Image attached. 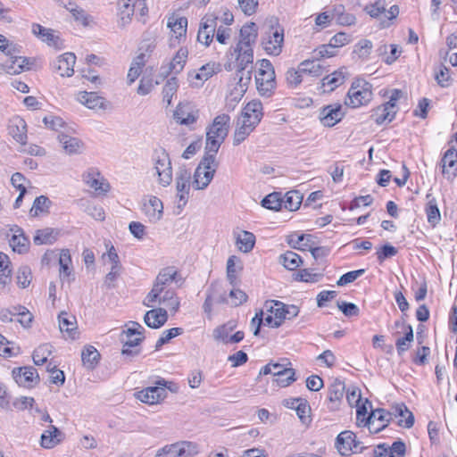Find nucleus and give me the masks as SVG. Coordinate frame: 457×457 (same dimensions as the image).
<instances>
[{
    "mask_svg": "<svg viewBox=\"0 0 457 457\" xmlns=\"http://www.w3.org/2000/svg\"><path fill=\"white\" fill-rule=\"evenodd\" d=\"M229 122L230 117L225 113L214 118L212 125L207 129L205 152L216 155L228 134Z\"/></svg>",
    "mask_w": 457,
    "mask_h": 457,
    "instance_id": "obj_1",
    "label": "nucleus"
},
{
    "mask_svg": "<svg viewBox=\"0 0 457 457\" xmlns=\"http://www.w3.org/2000/svg\"><path fill=\"white\" fill-rule=\"evenodd\" d=\"M218 166L219 162L216 161V155L205 152L195 170L193 187L196 190L206 188L212 180Z\"/></svg>",
    "mask_w": 457,
    "mask_h": 457,
    "instance_id": "obj_2",
    "label": "nucleus"
},
{
    "mask_svg": "<svg viewBox=\"0 0 457 457\" xmlns=\"http://www.w3.org/2000/svg\"><path fill=\"white\" fill-rule=\"evenodd\" d=\"M129 324L131 326L120 334V341L123 344L121 354L131 360L140 353L139 349L131 348L139 345L143 342L145 328L137 321H130Z\"/></svg>",
    "mask_w": 457,
    "mask_h": 457,
    "instance_id": "obj_3",
    "label": "nucleus"
},
{
    "mask_svg": "<svg viewBox=\"0 0 457 457\" xmlns=\"http://www.w3.org/2000/svg\"><path fill=\"white\" fill-rule=\"evenodd\" d=\"M260 68L255 76L256 88L260 96L270 97L276 88V75L272 63L268 59L259 61Z\"/></svg>",
    "mask_w": 457,
    "mask_h": 457,
    "instance_id": "obj_4",
    "label": "nucleus"
},
{
    "mask_svg": "<svg viewBox=\"0 0 457 457\" xmlns=\"http://www.w3.org/2000/svg\"><path fill=\"white\" fill-rule=\"evenodd\" d=\"M179 272L174 267H166L161 270L155 278L153 288L145 296L143 304L146 307H154L157 303V299L160 295L163 292L166 285H169L172 281L178 282L177 279Z\"/></svg>",
    "mask_w": 457,
    "mask_h": 457,
    "instance_id": "obj_5",
    "label": "nucleus"
},
{
    "mask_svg": "<svg viewBox=\"0 0 457 457\" xmlns=\"http://www.w3.org/2000/svg\"><path fill=\"white\" fill-rule=\"evenodd\" d=\"M372 86L363 79H357L353 82L345 100V104L356 108L366 104L372 99Z\"/></svg>",
    "mask_w": 457,
    "mask_h": 457,
    "instance_id": "obj_6",
    "label": "nucleus"
},
{
    "mask_svg": "<svg viewBox=\"0 0 457 457\" xmlns=\"http://www.w3.org/2000/svg\"><path fill=\"white\" fill-rule=\"evenodd\" d=\"M154 169L159 177V183L163 187L169 186L172 181V167L170 156L164 148L155 150Z\"/></svg>",
    "mask_w": 457,
    "mask_h": 457,
    "instance_id": "obj_7",
    "label": "nucleus"
},
{
    "mask_svg": "<svg viewBox=\"0 0 457 457\" xmlns=\"http://www.w3.org/2000/svg\"><path fill=\"white\" fill-rule=\"evenodd\" d=\"M197 453L196 444L189 441H179L159 449L154 457H183L195 455Z\"/></svg>",
    "mask_w": 457,
    "mask_h": 457,
    "instance_id": "obj_8",
    "label": "nucleus"
},
{
    "mask_svg": "<svg viewBox=\"0 0 457 457\" xmlns=\"http://www.w3.org/2000/svg\"><path fill=\"white\" fill-rule=\"evenodd\" d=\"M335 446L343 456H350L352 453H361L364 449L363 446H361V442L356 440V435L350 430H345L338 434Z\"/></svg>",
    "mask_w": 457,
    "mask_h": 457,
    "instance_id": "obj_9",
    "label": "nucleus"
},
{
    "mask_svg": "<svg viewBox=\"0 0 457 457\" xmlns=\"http://www.w3.org/2000/svg\"><path fill=\"white\" fill-rule=\"evenodd\" d=\"M234 52L237 53V72L246 71V83H250L253 71V47H241V46H237Z\"/></svg>",
    "mask_w": 457,
    "mask_h": 457,
    "instance_id": "obj_10",
    "label": "nucleus"
},
{
    "mask_svg": "<svg viewBox=\"0 0 457 457\" xmlns=\"http://www.w3.org/2000/svg\"><path fill=\"white\" fill-rule=\"evenodd\" d=\"M267 37L262 38V46L268 54L278 55L282 50V44L284 42V31L282 29L272 26L266 33Z\"/></svg>",
    "mask_w": 457,
    "mask_h": 457,
    "instance_id": "obj_11",
    "label": "nucleus"
},
{
    "mask_svg": "<svg viewBox=\"0 0 457 457\" xmlns=\"http://www.w3.org/2000/svg\"><path fill=\"white\" fill-rule=\"evenodd\" d=\"M217 20L218 17L212 13L203 17L197 34V41L199 43L208 46L212 42L217 28Z\"/></svg>",
    "mask_w": 457,
    "mask_h": 457,
    "instance_id": "obj_12",
    "label": "nucleus"
},
{
    "mask_svg": "<svg viewBox=\"0 0 457 457\" xmlns=\"http://www.w3.org/2000/svg\"><path fill=\"white\" fill-rule=\"evenodd\" d=\"M267 312H270L275 318L282 320H291L296 317L299 313V308L296 305H287L279 301H267L265 303Z\"/></svg>",
    "mask_w": 457,
    "mask_h": 457,
    "instance_id": "obj_13",
    "label": "nucleus"
},
{
    "mask_svg": "<svg viewBox=\"0 0 457 457\" xmlns=\"http://www.w3.org/2000/svg\"><path fill=\"white\" fill-rule=\"evenodd\" d=\"M392 420V413L384 409L378 408L372 410L367 416L366 425L372 433H378L383 430L390 423Z\"/></svg>",
    "mask_w": 457,
    "mask_h": 457,
    "instance_id": "obj_14",
    "label": "nucleus"
},
{
    "mask_svg": "<svg viewBox=\"0 0 457 457\" xmlns=\"http://www.w3.org/2000/svg\"><path fill=\"white\" fill-rule=\"evenodd\" d=\"M156 386H148L137 393V398L142 403L147 404L158 403L166 396V391L163 386H166V381L161 379L157 381Z\"/></svg>",
    "mask_w": 457,
    "mask_h": 457,
    "instance_id": "obj_15",
    "label": "nucleus"
},
{
    "mask_svg": "<svg viewBox=\"0 0 457 457\" xmlns=\"http://www.w3.org/2000/svg\"><path fill=\"white\" fill-rule=\"evenodd\" d=\"M12 376L19 386L27 388L34 387L40 381L37 370L31 366L14 368Z\"/></svg>",
    "mask_w": 457,
    "mask_h": 457,
    "instance_id": "obj_16",
    "label": "nucleus"
},
{
    "mask_svg": "<svg viewBox=\"0 0 457 457\" xmlns=\"http://www.w3.org/2000/svg\"><path fill=\"white\" fill-rule=\"evenodd\" d=\"M343 106L340 104H328L322 107L319 112V119L323 126L333 127L345 116Z\"/></svg>",
    "mask_w": 457,
    "mask_h": 457,
    "instance_id": "obj_17",
    "label": "nucleus"
},
{
    "mask_svg": "<svg viewBox=\"0 0 457 457\" xmlns=\"http://www.w3.org/2000/svg\"><path fill=\"white\" fill-rule=\"evenodd\" d=\"M259 120L256 117H253V120L240 116L237 122V128L235 129L233 137V145H238L251 134V132L259 124Z\"/></svg>",
    "mask_w": 457,
    "mask_h": 457,
    "instance_id": "obj_18",
    "label": "nucleus"
},
{
    "mask_svg": "<svg viewBox=\"0 0 457 457\" xmlns=\"http://www.w3.org/2000/svg\"><path fill=\"white\" fill-rule=\"evenodd\" d=\"M174 119L181 125H191L198 118V110L191 103H180L175 112Z\"/></svg>",
    "mask_w": 457,
    "mask_h": 457,
    "instance_id": "obj_19",
    "label": "nucleus"
},
{
    "mask_svg": "<svg viewBox=\"0 0 457 457\" xmlns=\"http://www.w3.org/2000/svg\"><path fill=\"white\" fill-rule=\"evenodd\" d=\"M10 231L12 236L9 240V245L12 251L20 254L28 253L30 242L29 237L25 236L23 229L17 225H13Z\"/></svg>",
    "mask_w": 457,
    "mask_h": 457,
    "instance_id": "obj_20",
    "label": "nucleus"
},
{
    "mask_svg": "<svg viewBox=\"0 0 457 457\" xmlns=\"http://www.w3.org/2000/svg\"><path fill=\"white\" fill-rule=\"evenodd\" d=\"M64 439V434L55 426L50 425L40 436V445L45 449H52Z\"/></svg>",
    "mask_w": 457,
    "mask_h": 457,
    "instance_id": "obj_21",
    "label": "nucleus"
},
{
    "mask_svg": "<svg viewBox=\"0 0 457 457\" xmlns=\"http://www.w3.org/2000/svg\"><path fill=\"white\" fill-rule=\"evenodd\" d=\"M76 55L73 53H65L60 55L54 62V70L62 77H71L74 73Z\"/></svg>",
    "mask_w": 457,
    "mask_h": 457,
    "instance_id": "obj_22",
    "label": "nucleus"
},
{
    "mask_svg": "<svg viewBox=\"0 0 457 457\" xmlns=\"http://www.w3.org/2000/svg\"><path fill=\"white\" fill-rule=\"evenodd\" d=\"M442 172L448 179H453L457 175V150L448 149L441 160Z\"/></svg>",
    "mask_w": 457,
    "mask_h": 457,
    "instance_id": "obj_23",
    "label": "nucleus"
},
{
    "mask_svg": "<svg viewBox=\"0 0 457 457\" xmlns=\"http://www.w3.org/2000/svg\"><path fill=\"white\" fill-rule=\"evenodd\" d=\"M168 320V312L164 308H154L147 311L144 316V322L151 328H159Z\"/></svg>",
    "mask_w": 457,
    "mask_h": 457,
    "instance_id": "obj_24",
    "label": "nucleus"
},
{
    "mask_svg": "<svg viewBox=\"0 0 457 457\" xmlns=\"http://www.w3.org/2000/svg\"><path fill=\"white\" fill-rule=\"evenodd\" d=\"M59 328L62 333H67L71 339L77 338L78 326L76 317L66 312H61L58 315Z\"/></svg>",
    "mask_w": 457,
    "mask_h": 457,
    "instance_id": "obj_25",
    "label": "nucleus"
},
{
    "mask_svg": "<svg viewBox=\"0 0 457 457\" xmlns=\"http://www.w3.org/2000/svg\"><path fill=\"white\" fill-rule=\"evenodd\" d=\"M9 134L18 143L25 145L27 141V125L23 119L15 117L10 120Z\"/></svg>",
    "mask_w": 457,
    "mask_h": 457,
    "instance_id": "obj_26",
    "label": "nucleus"
},
{
    "mask_svg": "<svg viewBox=\"0 0 457 457\" xmlns=\"http://www.w3.org/2000/svg\"><path fill=\"white\" fill-rule=\"evenodd\" d=\"M100 177V173L96 170H89L86 173L83 174V181L91 188L95 189L98 194H104L109 191L110 185L105 182V180L102 178L100 180L98 178Z\"/></svg>",
    "mask_w": 457,
    "mask_h": 457,
    "instance_id": "obj_27",
    "label": "nucleus"
},
{
    "mask_svg": "<svg viewBox=\"0 0 457 457\" xmlns=\"http://www.w3.org/2000/svg\"><path fill=\"white\" fill-rule=\"evenodd\" d=\"M167 26L172 32L171 41H173L174 37L178 42H179L182 37H186L187 19L186 17H179L176 14H172L168 19Z\"/></svg>",
    "mask_w": 457,
    "mask_h": 457,
    "instance_id": "obj_28",
    "label": "nucleus"
},
{
    "mask_svg": "<svg viewBox=\"0 0 457 457\" xmlns=\"http://www.w3.org/2000/svg\"><path fill=\"white\" fill-rule=\"evenodd\" d=\"M142 211L151 222H156L162 216L163 205L158 197L151 196L148 203L143 204Z\"/></svg>",
    "mask_w": 457,
    "mask_h": 457,
    "instance_id": "obj_29",
    "label": "nucleus"
},
{
    "mask_svg": "<svg viewBox=\"0 0 457 457\" xmlns=\"http://www.w3.org/2000/svg\"><path fill=\"white\" fill-rule=\"evenodd\" d=\"M258 37V28L254 22L245 24L240 29V40L237 46L252 47Z\"/></svg>",
    "mask_w": 457,
    "mask_h": 457,
    "instance_id": "obj_30",
    "label": "nucleus"
},
{
    "mask_svg": "<svg viewBox=\"0 0 457 457\" xmlns=\"http://www.w3.org/2000/svg\"><path fill=\"white\" fill-rule=\"evenodd\" d=\"M29 64L30 61L29 58L22 56H12L11 54L10 61H7L5 64L3 65V67L6 73L14 75L22 72L25 69L29 70Z\"/></svg>",
    "mask_w": 457,
    "mask_h": 457,
    "instance_id": "obj_31",
    "label": "nucleus"
},
{
    "mask_svg": "<svg viewBox=\"0 0 457 457\" xmlns=\"http://www.w3.org/2000/svg\"><path fill=\"white\" fill-rule=\"evenodd\" d=\"M79 101L89 109H104L105 99L99 96L96 92H79Z\"/></svg>",
    "mask_w": 457,
    "mask_h": 457,
    "instance_id": "obj_32",
    "label": "nucleus"
},
{
    "mask_svg": "<svg viewBox=\"0 0 457 457\" xmlns=\"http://www.w3.org/2000/svg\"><path fill=\"white\" fill-rule=\"evenodd\" d=\"M396 112L397 110L389 107L387 104L385 103L384 104L373 109L370 117L378 125H381L385 121H392Z\"/></svg>",
    "mask_w": 457,
    "mask_h": 457,
    "instance_id": "obj_33",
    "label": "nucleus"
},
{
    "mask_svg": "<svg viewBox=\"0 0 457 457\" xmlns=\"http://www.w3.org/2000/svg\"><path fill=\"white\" fill-rule=\"evenodd\" d=\"M393 411L392 416L397 417H405V420H400L398 421V425L401 427H404L406 428H410L414 424V415L412 412L407 408L404 403H398L392 407Z\"/></svg>",
    "mask_w": 457,
    "mask_h": 457,
    "instance_id": "obj_34",
    "label": "nucleus"
},
{
    "mask_svg": "<svg viewBox=\"0 0 457 457\" xmlns=\"http://www.w3.org/2000/svg\"><path fill=\"white\" fill-rule=\"evenodd\" d=\"M58 140L62 144L63 150L68 154H79L83 146L82 142L77 138L64 133L58 135Z\"/></svg>",
    "mask_w": 457,
    "mask_h": 457,
    "instance_id": "obj_35",
    "label": "nucleus"
},
{
    "mask_svg": "<svg viewBox=\"0 0 457 457\" xmlns=\"http://www.w3.org/2000/svg\"><path fill=\"white\" fill-rule=\"evenodd\" d=\"M345 383L339 379H336L328 389V400L331 403V410H336L341 402L345 393Z\"/></svg>",
    "mask_w": 457,
    "mask_h": 457,
    "instance_id": "obj_36",
    "label": "nucleus"
},
{
    "mask_svg": "<svg viewBox=\"0 0 457 457\" xmlns=\"http://www.w3.org/2000/svg\"><path fill=\"white\" fill-rule=\"evenodd\" d=\"M32 32L35 35L41 36L43 41L46 42L47 45L60 48V38L58 36L54 35L53 29H46L40 24H33Z\"/></svg>",
    "mask_w": 457,
    "mask_h": 457,
    "instance_id": "obj_37",
    "label": "nucleus"
},
{
    "mask_svg": "<svg viewBox=\"0 0 457 457\" xmlns=\"http://www.w3.org/2000/svg\"><path fill=\"white\" fill-rule=\"evenodd\" d=\"M187 55V49L186 47H180L170 62V66L168 71L165 72V76H167L170 72L179 74L184 69Z\"/></svg>",
    "mask_w": 457,
    "mask_h": 457,
    "instance_id": "obj_38",
    "label": "nucleus"
},
{
    "mask_svg": "<svg viewBox=\"0 0 457 457\" xmlns=\"http://www.w3.org/2000/svg\"><path fill=\"white\" fill-rule=\"evenodd\" d=\"M312 238V236L309 234L293 233L287 236V242L292 248L304 250L305 248L309 249L313 243Z\"/></svg>",
    "mask_w": 457,
    "mask_h": 457,
    "instance_id": "obj_39",
    "label": "nucleus"
},
{
    "mask_svg": "<svg viewBox=\"0 0 457 457\" xmlns=\"http://www.w3.org/2000/svg\"><path fill=\"white\" fill-rule=\"evenodd\" d=\"M81 360L87 370H93L100 360V353L93 345H87L81 352Z\"/></svg>",
    "mask_w": 457,
    "mask_h": 457,
    "instance_id": "obj_40",
    "label": "nucleus"
},
{
    "mask_svg": "<svg viewBox=\"0 0 457 457\" xmlns=\"http://www.w3.org/2000/svg\"><path fill=\"white\" fill-rule=\"evenodd\" d=\"M58 232L54 228H46L36 231L33 242L37 245H52L57 239Z\"/></svg>",
    "mask_w": 457,
    "mask_h": 457,
    "instance_id": "obj_41",
    "label": "nucleus"
},
{
    "mask_svg": "<svg viewBox=\"0 0 457 457\" xmlns=\"http://www.w3.org/2000/svg\"><path fill=\"white\" fill-rule=\"evenodd\" d=\"M300 71L312 77H320L323 74L324 67L318 58L305 60L299 64Z\"/></svg>",
    "mask_w": 457,
    "mask_h": 457,
    "instance_id": "obj_42",
    "label": "nucleus"
},
{
    "mask_svg": "<svg viewBox=\"0 0 457 457\" xmlns=\"http://www.w3.org/2000/svg\"><path fill=\"white\" fill-rule=\"evenodd\" d=\"M295 370L284 369L281 370H274V377L272 383L280 387H286L295 381Z\"/></svg>",
    "mask_w": 457,
    "mask_h": 457,
    "instance_id": "obj_43",
    "label": "nucleus"
},
{
    "mask_svg": "<svg viewBox=\"0 0 457 457\" xmlns=\"http://www.w3.org/2000/svg\"><path fill=\"white\" fill-rule=\"evenodd\" d=\"M159 304H163L173 312H176L179 308V300L174 290L168 289L160 295L157 299Z\"/></svg>",
    "mask_w": 457,
    "mask_h": 457,
    "instance_id": "obj_44",
    "label": "nucleus"
},
{
    "mask_svg": "<svg viewBox=\"0 0 457 457\" xmlns=\"http://www.w3.org/2000/svg\"><path fill=\"white\" fill-rule=\"evenodd\" d=\"M237 245L243 253H249L255 245V236L249 231L244 230L237 237Z\"/></svg>",
    "mask_w": 457,
    "mask_h": 457,
    "instance_id": "obj_45",
    "label": "nucleus"
},
{
    "mask_svg": "<svg viewBox=\"0 0 457 457\" xmlns=\"http://www.w3.org/2000/svg\"><path fill=\"white\" fill-rule=\"evenodd\" d=\"M303 201V195L297 190H292L285 195L282 206L288 211H296L299 209Z\"/></svg>",
    "mask_w": 457,
    "mask_h": 457,
    "instance_id": "obj_46",
    "label": "nucleus"
},
{
    "mask_svg": "<svg viewBox=\"0 0 457 457\" xmlns=\"http://www.w3.org/2000/svg\"><path fill=\"white\" fill-rule=\"evenodd\" d=\"M413 339L414 335L412 327L411 325H407L404 336L399 337L395 342V346L399 356H402L407 350H409L411 342H413Z\"/></svg>",
    "mask_w": 457,
    "mask_h": 457,
    "instance_id": "obj_47",
    "label": "nucleus"
},
{
    "mask_svg": "<svg viewBox=\"0 0 457 457\" xmlns=\"http://www.w3.org/2000/svg\"><path fill=\"white\" fill-rule=\"evenodd\" d=\"M237 327V322L235 320H229L227 323L217 327L213 330V337L217 341H221L224 344H227V341L229 337V333L233 331Z\"/></svg>",
    "mask_w": 457,
    "mask_h": 457,
    "instance_id": "obj_48",
    "label": "nucleus"
},
{
    "mask_svg": "<svg viewBox=\"0 0 457 457\" xmlns=\"http://www.w3.org/2000/svg\"><path fill=\"white\" fill-rule=\"evenodd\" d=\"M345 82V75L343 74L342 71H337L331 73L330 75H328L324 77L321 79V87H325L326 86H329L328 92L333 91L336 87L342 85Z\"/></svg>",
    "mask_w": 457,
    "mask_h": 457,
    "instance_id": "obj_49",
    "label": "nucleus"
},
{
    "mask_svg": "<svg viewBox=\"0 0 457 457\" xmlns=\"http://www.w3.org/2000/svg\"><path fill=\"white\" fill-rule=\"evenodd\" d=\"M10 260L7 254L0 252V284L5 286L11 282L12 270L9 268Z\"/></svg>",
    "mask_w": 457,
    "mask_h": 457,
    "instance_id": "obj_50",
    "label": "nucleus"
},
{
    "mask_svg": "<svg viewBox=\"0 0 457 457\" xmlns=\"http://www.w3.org/2000/svg\"><path fill=\"white\" fill-rule=\"evenodd\" d=\"M279 262L286 269L295 270L299 267L302 262V259L296 253L287 251L279 256Z\"/></svg>",
    "mask_w": 457,
    "mask_h": 457,
    "instance_id": "obj_51",
    "label": "nucleus"
},
{
    "mask_svg": "<svg viewBox=\"0 0 457 457\" xmlns=\"http://www.w3.org/2000/svg\"><path fill=\"white\" fill-rule=\"evenodd\" d=\"M191 172L186 168H179L176 174L177 191H190Z\"/></svg>",
    "mask_w": 457,
    "mask_h": 457,
    "instance_id": "obj_52",
    "label": "nucleus"
},
{
    "mask_svg": "<svg viewBox=\"0 0 457 457\" xmlns=\"http://www.w3.org/2000/svg\"><path fill=\"white\" fill-rule=\"evenodd\" d=\"M241 116L253 120V117H256L261 121L262 117V104L260 101H252L248 103Z\"/></svg>",
    "mask_w": 457,
    "mask_h": 457,
    "instance_id": "obj_53",
    "label": "nucleus"
},
{
    "mask_svg": "<svg viewBox=\"0 0 457 457\" xmlns=\"http://www.w3.org/2000/svg\"><path fill=\"white\" fill-rule=\"evenodd\" d=\"M426 213L428 217V221L433 227L436 226L440 221L441 214L435 198H431L428 200L426 207Z\"/></svg>",
    "mask_w": 457,
    "mask_h": 457,
    "instance_id": "obj_54",
    "label": "nucleus"
},
{
    "mask_svg": "<svg viewBox=\"0 0 457 457\" xmlns=\"http://www.w3.org/2000/svg\"><path fill=\"white\" fill-rule=\"evenodd\" d=\"M283 199L280 194L274 192L265 196L262 201V205L270 210L278 211L282 208Z\"/></svg>",
    "mask_w": 457,
    "mask_h": 457,
    "instance_id": "obj_55",
    "label": "nucleus"
},
{
    "mask_svg": "<svg viewBox=\"0 0 457 457\" xmlns=\"http://www.w3.org/2000/svg\"><path fill=\"white\" fill-rule=\"evenodd\" d=\"M178 87H179V83H178V79L176 77H171L165 83V85L162 88V95H163V101H165L167 103V105H170L172 96L176 94Z\"/></svg>",
    "mask_w": 457,
    "mask_h": 457,
    "instance_id": "obj_56",
    "label": "nucleus"
},
{
    "mask_svg": "<svg viewBox=\"0 0 457 457\" xmlns=\"http://www.w3.org/2000/svg\"><path fill=\"white\" fill-rule=\"evenodd\" d=\"M51 205V201L48 197L45 195H40L34 200L32 208L30 209V215L35 217L37 216L39 212H48V209Z\"/></svg>",
    "mask_w": 457,
    "mask_h": 457,
    "instance_id": "obj_57",
    "label": "nucleus"
},
{
    "mask_svg": "<svg viewBox=\"0 0 457 457\" xmlns=\"http://www.w3.org/2000/svg\"><path fill=\"white\" fill-rule=\"evenodd\" d=\"M372 46L373 45L370 40L361 39L356 44L353 53L356 54L359 56V58L364 60L370 56Z\"/></svg>",
    "mask_w": 457,
    "mask_h": 457,
    "instance_id": "obj_58",
    "label": "nucleus"
},
{
    "mask_svg": "<svg viewBox=\"0 0 457 457\" xmlns=\"http://www.w3.org/2000/svg\"><path fill=\"white\" fill-rule=\"evenodd\" d=\"M364 11L372 18H377L386 12V0H375L374 3L367 4Z\"/></svg>",
    "mask_w": 457,
    "mask_h": 457,
    "instance_id": "obj_59",
    "label": "nucleus"
},
{
    "mask_svg": "<svg viewBox=\"0 0 457 457\" xmlns=\"http://www.w3.org/2000/svg\"><path fill=\"white\" fill-rule=\"evenodd\" d=\"M294 276H295V279L297 281L311 282V283L318 282L320 280V278L322 277L321 274L312 273L308 269L299 270L296 273L294 274Z\"/></svg>",
    "mask_w": 457,
    "mask_h": 457,
    "instance_id": "obj_60",
    "label": "nucleus"
},
{
    "mask_svg": "<svg viewBox=\"0 0 457 457\" xmlns=\"http://www.w3.org/2000/svg\"><path fill=\"white\" fill-rule=\"evenodd\" d=\"M51 354V351L48 349V345H41L37 347L32 355L33 361L36 365H43L46 362L48 356Z\"/></svg>",
    "mask_w": 457,
    "mask_h": 457,
    "instance_id": "obj_61",
    "label": "nucleus"
},
{
    "mask_svg": "<svg viewBox=\"0 0 457 457\" xmlns=\"http://www.w3.org/2000/svg\"><path fill=\"white\" fill-rule=\"evenodd\" d=\"M134 14V7L130 3L124 2L120 12V25L124 28L131 21Z\"/></svg>",
    "mask_w": 457,
    "mask_h": 457,
    "instance_id": "obj_62",
    "label": "nucleus"
},
{
    "mask_svg": "<svg viewBox=\"0 0 457 457\" xmlns=\"http://www.w3.org/2000/svg\"><path fill=\"white\" fill-rule=\"evenodd\" d=\"M449 72L450 70L445 65H440L439 71L436 72L435 79L442 87H447L451 84L452 79Z\"/></svg>",
    "mask_w": 457,
    "mask_h": 457,
    "instance_id": "obj_63",
    "label": "nucleus"
},
{
    "mask_svg": "<svg viewBox=\"0 0 457 457\" xmlns=\"http://www.w3.org/2000/svg\"><path fill=\"white\" fill-rule=\"evenodd\" d=\"M31 278V270L28 266H21L17 272V284L21 288L29 287Z\"/></svg>",
    "mask_w": 457,
    "mask_h": 457,
    "instance_id": "obj_64",
    "label": "nucleus"
}]
</instances>
